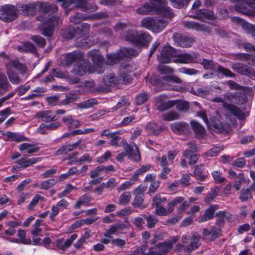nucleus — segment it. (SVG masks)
<instances>
[{
	"instance_id": "1",
	"label": "nucleus",
	"mask_w": 255,
	"mask_h": 255,
	"mask_svg": "<svg viewBox=\"0 0 255 255\" xmlns=\"http://www.w3.org/2000/svg\"><path fill=\"white\" fill-rule=\"evenodd\" d=\"M164 1H147L136 9V12L140 15H161L165 18L171 19L174 14L171 8L166 5Z\"/></svg>"
},
{
	"instance_id": "2",
	"label": "nucleus",
	"mask_w": 255,
	"mask_h": 255,
	"mask_svg": "<svg viewBox=\"0 0 255 255\" xmlns=\"http://www.w3.org/2000/svg\"><path fill=\"white\" fill-rule=\"evenodd\" d=\"M125 37L126 41L139 48H147L152 39L147 32L135 29H128Z\"/></svg>"
},
{
	"instance_id": "3",
	"label": "nucleus",
	"mask_w": 255,
	"mask_h": 255,
	"mask_svg": "<svg viewBox=\"0 0 255 255\" xmlns=\"http://www.w3.org/2000/svg\"><path fill=\"white\" fill-rule=\"evenodd\" d=\"M37 7L39 10L45 13H54L58 10V7L56 5L45 2L21 4L18 8L24 15H33L36 13Z\"/></svg>"
},
{
	"instance_id": "4",
	"label": "nucleus",
	"mask_w": 255,
	"mask_h": 255,
	"mask_svg": "<svg viewBox=\"0 0 255 255\" xmlns=\"http://www.w3.org/2000/svg\"><path fill=\"white\" fill-rule=\"evenodd\" d=\"M61 2V1H58ZM63 2L62 6L64 8H67L65 10L66 14L73 9L74 7L81 9L85 12H93L98 9V6L94 3H89L88 1H61Z\"/></svg>"
},
{
	"instance_id": "5",
	"label": "nucleus",
	"mask_w": 255,
	"mask_h": 255,
	"mask_svg": "<svg viewBox=\"0 0 255 255\" xmlns=\"http://www.w3.org/2000/svg\"><path fill=\"white\" fill-rule=\"evenodd\" d=\"M17 8L13 5L6 4L0 7V19L4 22H10L16 19L18 14Z\"/></svg>"
},
{
	"instance_id": "6",
	"label": "nucleus",
	"mask_w": 255,
	"mask_h": 255,
	"mask_svg": "<svg viewBox=\"0 0 255 255\" xmlns=\"http://www.w3.org/2000/svg\"><path fill=\"white\" fill-rule=\"evenodd\" d=\"M212 101L222 103V107L225 109L229 111L234 116L240 120H243L245 117V114L239 107L233 104L224 101L221 97H216L212 99Z\"/></svg>"
},
{
	"instance_id": "7",
	"label": "nucleus",
	"mask_w": 255,
	"mask_h": 255,
	"mask_svg": "<svg viewBox=\"0 0 255 255\" xmlns=\"http://www.w3.org/2000/svg\"><path fill=\"white\" fill-rule=\"evenodd\" d=\"M231 67L234 71L241 75L247 76L249 77L255 76V71L254 69L243 63L232 62L231 64Z\"/></svg>"
},
{
	"instance_id": "8",
	"label": "nucleus",
	"mask_w": 255,
	"mask_h": 255,
	"mask_svg": "<svg viewBox=\"0 0 255 255\" xmlns=\"http://www.w3.org/2000/svg\"><path fill=\"white\" fill-rule=\"evenodd\" d=\"M172 249V246L166 241L149 249V255H166Z\"/></svg>"
},
{
	"instance_id": "9",
	"label": "nucleus",
	"mask_w": 255,
	"mask_h": 255,
	"mask_svg": "<svg viewBox=\"0 0 255 255\" xmlns=\"http://www.w3.org/2000/svg\"><path fill=\"white\" fill-rule=\"evenodd\" d=\"M235 5L236 11L245 14L255 11V1H237Z\"/></svg>"
},
{
	"instance_id": "10",
	"label": "nucleus",
	"mask_w": 255,
	"mask_h": 255,
	"mask_svg": "<svg viewBox=\"0 0 255 255\" xmlns=\"http://www.w3.org/2000/svg\"><path fill=\"white\" fill-rule=\"evenodd\" d=\"M122 143L125 151L124 153L127 155H128L130 158L132 159L135 162H138L140 160L141 157L139 151L135 144L134 143L135 149H133L132 147L128 144L126 139H123Z\"/></svg>"
},
{
	"instance_id": "11",
	"label": "nucleus",
	"mask_w": 255,
	"mask_h": 255,
	"mask_svg": "<svg viewBox=\"0 0 255 255\" xmlns=\"http://www.w3.org/2000/svg\"><path fill=\"white\" fill-rule=\"evenodd\" d=\"M177 52L175 49L170 46H165L160 53L159 61L161 63H168L171 61V59L176 57Z\"/></svg>"
},
{
	"instance_id": "12",
	"label": "nucleus",
	"mask_w": 255,
	"mask_h": 255,
	"mask_svg": "<svg viewBox=\"0 0 255 255\" xmlns=\"http://www.w3.org/2000/svg\"><path fill=\"white\" fill-rule=\"evenodd\" d=\"M173 39L178 45L182 47H189L195 42V39L192 37L175 33L173 35Z\"/></svg>"
},
{
	"instance_id": "13",
	"label": "nucleus",
	"mask_w": 255,
	"mask_h": 255,
	"mask_svg": "<svg viewBox=\"0 0 255 255\" xmlns=\"http://www.w3.org/2000/svg\"><path fill=\"white\" fill-rule=\"evenodd\" d=\"M90 67V63L83 57V59L78 61L74 66L73 73L76 75L82 76L89 71Z\"/></svg>"
},
{
	"instance_id": "14",
	"label": "nucleus",
	"mask_w": 255,
	"mask_h": 255,
	"mask_svg": "<svg viewBox=\"0 0 255 255\" xmlns=\"http://www.w3.org/2000/svg\"><path fill=\"white\" fill-rule=\"evenodd\" d=\"M83 54L80 51H74L66 54L64 58L63 64L70 66L74 62H77L83 59Z\"/></svg>"
},
{
	"instance_id": "15",
	"label": "nucleus",
	"mask_w": 255,
	"mask_h": 255,
	"mask_svg": "<svg viewBox=\"0 0 255 255\" xmlns=\"http://www.w3.org/2000/svg\"><path fill=\"white\" fill-rule=\"evenodd\" d=\"M171 130L175 134L184 135L190 130L189 125L184 122H175L170 125Z\"/></svg>"
},
{
	"instance_id": "16",
	"label": "nucleus",
	"mask_w": 255,
	"mask_h": 255,
	"mask_svg": "<svg viewBox=\"0 0 255 255\" xmlns=\"http://www.w3.org/2000/svg\"><path fill=\"white\" fill-rule=\"evenodd\" d=\"M199 54L198 53H194L193 54L188 53H184L178 54L176 57L177 58L174 59L173 61L175 63H191L197 62L195 60L198 58Z\"/></svg>"
},
{
	"instance_id": "17",
	"label": "nucleus",
	"mask_w": 255,
	"mask_h": 255,
	"mask_svg": "<svg viewBox=\"0 0 255 255\" xmlns=\"http://www.w3.org/2000/svg\"><path fill=\"white\" fill-rule=\"evenodd\" d=\"M183 25L185 27L188 29H196L197 31H202L208 33H210L211 32V29L209 26L194 21H184Z\"/></svg>"
},
{
	"instance_id": "18",
	"label": "nucleus",
	"mask_w": 255,
	"mask_h": 255,
	"mask_svg": "<svg viewBox=\"0 0 255 255\" xmlns=\"http://www.w3.org/2000/svg\"><path fill=\"white\" fill-rule=\"evenodd\" d=\"M219 208V206L218 205L213 204L210 205L208 209L205 210L203 215L198 218L197 221L199 223H202L212 219L214 217L215 211Z\"/></svg>"
},
{
	"instance_id": "19",
	"label": "nucleus",
	"mask_w": 255,
	"mask_h": 255,
	"mask_svg": "<svg viewBox=\"0 0 255 255\" xmlns=\"http://www.w3.org/2000/svg\"><path fill=\"white\" fill-rule=\"evenodd\" d=\"M165 98L164 96L160 95L156 98L157 103L158 104L157 106V110L160 112L167 110L173 107L176 104L175 101H168L163 102V101Z\"/></svg>"
},
{
	"instance_id": "20",
	"label": "nucleus",
	"mask_w": 255,
	"mask_h": 255,
	"mask_svg": "<svg viewBox=\"0 0 255 255\" xmlns=\"http://www.w3.org/2000/svg\"><path fill=\"white\" fill-rule=\"evenodd\" d=\"M87 57L92 60L95 66L98 67H100L104 62V58L98 50L90 51L87 53Z\"/></svg>"
},
{
	"instance_id": "21",
	"label": "nucleus",
	"mask_w": 255,
	"mask_h": 255,
	"mask_svg": "<svg viewBox=\"0 0 255 255\" xmlns=\"http://www.w3.org/2000/svg\"><path fill=\"white\" fill-rule=\"evenodd\" d=\"M163 81L166 83H175V84H181L182 83V80H181L179 77L173 75L171 74H169L168 75H165L162 76L160 79H157L154 80L153 82H152V84L153 85H159L160 83V81Z\"/></svg>"
},
{
	"instance_id": "22",
	"label": "nucleus",
	"mask_w": 255,
	"mask_h": 255,
	"mask_svg": "<svg viewBox=\"0 0 255 255\" xmlns=\"http://www.w3.org/2000/svg\"><path fill=\"white\" fill-rule=\"evenodd\" d=\"M130 66L129 64H124L121 65L120 66V70L119 72V77L121 78V80L123 81L124 84H128L129 83L132 78L126 72V71H128Z\"/></svg>"
},
{
	"instance_id": "23",
	"label": "nucleus",
	"mask_w": 255,
	"mask_h": 255,
	"mask_svg": "<svg viewBox=\"0 0 255 255\" xmlns=\"http://www.w3.org/2000/svg\"><path fill=\"white\" fill-rule=\"evenodd\" d=\"M52 112L50 110L40 111L36 113L35 117L38 119H41L45 122L50 123L55 121L57 118L55 116H52Z\"/></svg>"
},
{
	"instance_id": "24",
	"label": "nucleus",
	"mask_w": 255,
	"mask_h": 255,
	"mask_svg": "<svg viewBox=\"0 0 255 255\" xmlns=\"http://www.w3.org/2000/svg\"><path fill=\"white\" fill-rule=\"evenodd\" d=\"M135 192H137L135 197L132 203V206L135 208H139L140 209H144L146 206L143 204L144 200V194L143 191H141L140 189H138L136 188Z\"/></svg>"
},
{
	"instance_id": "25",
	"label": "nucleus",
	"mask_w": 255,
	"mask_h": 255,
	"mask_svg": "<svg viewBox=\"0 0 255 255\" xmlns=\"http://www.w3.org/2000/svg\"><path fill=\"white\" fill-rule=\"evenodd\" d=\"M207 126L215 132L219 133L222 132L225 128L223 124L216 118L210 119L209 126Z\"/></svg>"
},
{
	"instance_id": "26",
	"label": "nucleus",
	"mask_w": 255,
	"mask_h": 255,
	"mask_svg": "<svg viewBox=\"0 0 255 255\" xmlns=\"http://www.w3.org/2000/svg\"><path fill=\"white\" fill-rule=\"evenodd\" d=\"M81 142V140H78L72 144H65L61 146L55 152V155H58L67 154L68 152L71 151L77 148V147L80 144Z\"/></svg>"
},
{
	"instance_id": "27",
	"label": "nucleus",
	"mask_w": 255,
	"mask_h": 255,
	"mask_svg": "<svg viewBox=\"0 0 255 255\" xmlns=\"http://www.w3.org/2000/svg\"><path fill=\"white\" fill-rule=\"evenodd\" d=\"M27 157L26 155H23V157L19 159L17 161V163L20 166L21 168H27L33 164L41 161V158L40 157H33L28 159H25Z\"/></svg>"
},
{
	"instance_id": "28",
	"label": "nucleus",
	"mask_w": 255,
	"mask_h": 255,
	"mask_svg": "<svg viewBox=\"0 0 255 255\" xmlns=\"http://www.w3.org/2000/svg\"><path fill=\"white\" fill-rule=\"evenodd\" d=\"M120 50L116 53L107 54L106 64L110 66L116 64L123 59Z\"/></svg>"
},
{
	"instance_id": "29",
	"label": "nucleus",
	"mask_w": 255,
	"mask_h": 255,
	"mask_svg": "<svg viewBox=\"0 0 255 255\" xmlns=\"http://www.w3.org/2000/svg\"><path fill=\"white\" fill-rule=\"evenodd\" d=\"M12 67L19 71L20 73L22 74H24L27 70V68L25 65L20 63L18 60H10L7 63H6V68H11Z\"/></svg>"
},
{
	"instance_id": "30",
	"label": "nucleus",
	"mask_w": 255,
	"mask_h": 255,
	"mask_svg": "<svg viewBox=\"0 0 255 255\" xmlns=\"http://www.w3.org/2000/svg\"><path fill=\"white\" fill-rule=\"evenodd\" d=\"M191 128L195 132L196 136L203 137L205 133V129L198 122L196 121H191L190 122Z\"/></svg>"
},
{
	"instance_id": "31",
	"label": "nucleus",
	"mask_w": 255,
	"mask_h": 255,
	"mask_svg": "<svg viewBox=\"0 0 255 255\" xmlns=\"http://www.w3.org/2000/svg\"><path fill=\"white\" fill-rule=\"evenodd\" d=\"M11 87L6 76L3 73H0V95L6 93Z\"/></svg>"
},
{
	"instance_id": "32",
	"label": "nucleus",
	"mask_w": 255,
	"mask_h": 255,
	"mask_svg": "<svg viewBox=\"0 0 255 255\" xmlns=\"http://www.w3.org/2000/svg\"><path fill=\"white\" fill-rule=\"evenodd\" d=\"M146 128L150 131L151 134L158 135L165 129V127L164 126H158L155 123H149L146 126Z\"/></svg>"
},
{
	"instance_id": "33",
	"label": "nucleus",
	"mask_w": 255,
	"mask_h": 255,
	"mask_svg": "<svg viewBox=\"0 0 255 255\" xmlns=\"http://www.w3.org/2000/svg\"><path fill=\"white\" fill-rule=\"evenodd\" d=\"M123 59L125 58H131L135 57L139 54V52L132 48L124 47L120 49Z\"/></svg>"
},
{
	"instance_id": "34",
	"label": "nucleus",
	"mask_w": 255,
	"mask_h": 255,
	"mask_svg": "<svg viewBox=\"0 0 255 255\" xmlns=\"http://www.w3.org/2000/svg\"><path fill=\"white\" fill-rule=\"evenodd\" d=\"M199 20L203 21L204 19L209 20H215L216 16L212 11L207 9H201L198 10Z\"/></svg>"
},
{
	"instance_id": "35",
	"label": "nucleus",
	"mask_w": 255,
	"mask_h": 255,
	"mask_svg": "<svg viewBox=\"0 0 255 255\" xmlns=\"http://www.w3.org/2000/svg\"><path fill=\"white\" fill-rule=\"evenodd\" d=\"M61 34L64 38L70 40L73 38L77 34L75 27L70 26L62 29Z\"/></svg>"
},
{
	"instance_id": "36",
	"label": "nucleus",
	"mask_w": 255,
	"mask_h": 255,
	"mask_svg": "<svg viewBox=\"0 0 255 255\" xmlns=\"http://www.w3.org/2000/svg\"><path fill=\"white\" fill-rule=\"evenodd\" d=\"M104 85L106 87H112L119 84V80L117 76L110 75L105 76L103 79Z\"/></svg>"
},
{
	"instance_id": "37",
	"label": "nucleus",
	"mask_w": 255,
	"mask_h": 255,
	"mask_svg": "<svg viewBox=\"0 0 255 255\" xmlns=\"http://www.w3.org/2000/svg\"><path fill=\"white\" fill-rule=\"evenodd\" d=\"M17 49L19 51L30 52L33 54L37 51L36 47L30 42H25L22 45L18 46Z\"/></svg>"
},
{
	"instance_id": "38",
	"label": "nucleus",
	"mask_w": 255,
	"mask_h": 255,
	"mask_svg": "<svg viewBox=\"0 0 255 255\" xmlns=\"http://www.w3.org/2000/svg\"><path fill=\"white\" fill-rule=\"evenodd\" d=\"M168 21L163 19H155L154 23L153 26L152 31L154 32L158 33L162 31L168 24Z\"/></svg>"
},
{
	"instance_id": "39",
	"label": "nucleus",
	"mask_w": 255,
	"mask_h": 255,
	"mask_svg": "<svg viewBox=\"0 0 255 255\" xmlns=\"http://www.w3.org/2000/svg\"><path fill=\"white\" fill-rule=\"evenodd\" d=\"M247 100L246 94L242 92H236L233 94V102L238 105L245 103Z\"/></svg>"
},
{
	"instance_id": "40",
	"label": "nucleus",
	"mask_w": 255,
	"mask_h": 255,
	"mask_svg": "<svg viewBox=\"0 0 255 255\" xmlns=\"http://www.w3.org/2000/svg\"><path fill=\"white\" fill-rule=\"evenodd\" d=\"M7 75L9 81L13 84H18L21 82V79L18 74L13 69L10 68H6Z\"/></svg>"
},
{
	"instance_id": "41",
	"label": "nucleus",
	"mask_w": 255,
	"mask_h": 255,
	"mask_svg": "<svg viewBox=\"0 0 255 255\" xmlns=\"http://www.w3.org/2000/svg\"><path fill=\"white\" fill-rule=\"evenodd\" d=\"M91 16H87L80 12H77L74 15L71 16L69 19L71 22L77 24L83 20L91 18Z\"/></svg>"
},
{
	"instance_id": "42",
	"label": "nucleus",
	"mask_w": 255,
	"mask_h": 255,
	"mask_svg": "<svg viewBox=\"0 0 255 255\" xmlns=\"http://www.w3.org/2000/svg\"><path fill=\"white\" fill-rule=\"evenodd\" d=\"M98 104L97 100L95 99H90L79 103L77 107L79 109H87L93 107Z\"/></svg>"
},
{
	"instance_id": "43",
	"label": "nucleus",
	"mask_w": 255,
	"mask_h": 255,
	"mask_svg": "<svg viewBox=\"0 0 255 255\" xmlns=\"http://www.w3.org/2000/svg\"><path fill=\"white\" fill-rule=\"evenodd\" d=\"M9 138H10L12 141H16L17 142H20L22 141H26L27 139L22 135L18 134L14 132L10 131H6L5 134Z\"/></svg>"
},
{
	"instance_id": "44",
	"label": "nucleus",
	"mask_w": 255,
	"mask_h": 255,
	"mask_svg": "<svg viewBox=\"0 0 255 255\" xmlns=\"http://www.w3.org/2000/svg\"><path fill=\"white\" fill-rule=\"evenodd\" d=\"M220 191V187L216 186L214 189H211V191L207 194L204 199V201L209 203L211 202L217 196Z\"/></svg>"
},
{
	"instance_id": "45",
	"label": "nucleus",
	"mask_w": 255,
	"mask_h": 255,
	"mask_svg": "<svg viewBox=\"0 0 255 255\" xmlns=\"http://www.w3.org/2000/svg\"><path fill=\"white\" fill-rule=\"evenodd\" d=\"M42 34L46 37H50L52 36L54 30L53 23H49L41 28Z\"/></svg>"
},
{
	"instance_id": "46",
	"label": "nucleus",
	"mask_w": 255,
	"mask_h": 255,
	"mask_svg": "<svg viewBox=\"0 0 255 255\" xmlns=\"http://www.w3.org/2000/svg\"><path fill=\"white\" fill-rule=\"evenodd\" d=\"M179 118L180 114L174 111L164 114L162 116V119L165 121L176 120L179 119Z\"/></svg>"
},
{
	"instance_id": "47",
	"label": "nucleus",
	"mask_w": 255,
	"mask_h": 255,
	"mask_svg": "<svg viewBox=\"0 0 255 255\" xmlns=\"http://www.w3.org/2000/svg\"><path fill=\"white\" fill-rule=\"evenodd\" d=\"M36 19L37 21L45 22L48 23H53L55 22H58L60 18L58 16L55 15L51 16V15L49 14L47 18H46L43 16H38L36 17Z\"/></svg>"
},
{
	"instance_id": "48",
	"label": "nucleus",
	"mask_w": 255,
	"mask_h": 255,
	"mask_svg": "<svg viewBox=\"0 0 255 255\" xmlns=\"http://www.w3.org/2000/svg\"><path fill=\"white\" fill-rule=\"evenodd\" d=\"M91 25L87 23H83L75 27L77 34L86 35L89 32Z\"/></svg>"
},
{
	"instance_id": "49",
	"label": "nucleus",
	"mask_w": 255,
	"mask_h": 255,
	"mask_svg": "<svg viewBox=\"0 0 255 255\" xmlns=\"http://www.w3.org/2000/svg\"><path fill=\"white\" fill-rule=\"evenodd\" d=\"M154 23V19L152 17H147L143 18L141 22V26L152 31Z\"/></svg>"
},
{
	"instance_id": "50",
	"label": "nucleus",
	"mask_w": 255,
	"mask_h": 255,
	"mask_svg": "<svg viewBox=\"0 0 255 255\" xmlns=\"http://www.w3.org/2000/svg\"><path fill=\"white\" fill-rule=\"evenodd\" d=\"M250 56L251 55L248 53H238L231 54L230 58L235 60L244 61L250 59Z\"/></svg>"
},
{
	"instance_id": "51",
	"label": "nucleus",
	"mask_w": 255,
	"mask_h": 255,
	"mask_svg": "<svg viewBox=\"0 0 255 255\" xmlns=\"http://www.w3.org/2000/svg\"><path fill=\"white\" fill-rule=\"evenodd\" d=\"M144 219L147 221L146 226L149 229L153 228L155 227V224L158 222V220L157 218L151 215L148 216H144Z\"/></svg>"
},
{
	"instance_id": "52",
	"label": "nucleus",
	"mask_w": 255,
	"mask_h": 255,
	"mask_svg": "<svg viewBox=\"0 0 255 255\" xmlns=\"http://www.w3.org/2000/svg\"><path fill=\"white\" fill-rule=\"evenodd\" d=\"M217 71L219 73H222L223 75L226 77L234 78L236 76V74L230 69L226 68L220 65H218Z\"/></svg>"
},
{
	"instance_id": "53",
	"label": "nucleus",
	"mask_w": 255,
	"mask_h": 255,
	"mask_svg": "<svg viewBox=\"0 0 255 255\" xmlns=\"http://www.w3.org/2000/svg\"><path fill=\"white\" fill-rule=\"evenodd\" d=\"M149 95L147 93H139L136 97V103L137 105H141L148 100Z\"/></svg>"
},
{
	"instance_id": "54",
	"label": "nucleus",
	"mask_w": 255,
	"mask_h": 255,
	"mask_svg": "<svg viewBox=\"0 0 255 255\" xmlns=\"http://www.w3.org/2000/svg\"><path fill=\"white\" fill-rule=\"evenodd\" d=\"M30 39L40 48L44 47L46 44L45 39L40 35L32 36Z\"/></svg>"
},
{
	"instance_id": "55",
	"label": "nucleus",
	"mask_w": 255,
	"mask_h": 255,
	"mask_svg": "<svg viewBox=\"0 0 255 255\" xmlns=\"http://www.w3.org/2000/svg\"><path fill=\"white\" fill-rule=\"evenodd\" d=\"M166 197H161L160 194H157L152 198V206L158 207L162 203L166 202Z\"/></svg>"
},
{
	"instance_id": "56",
	"label": "nucleus",
	"mask_w": 255,
	"mask_h": 255,
	"mask_svg": "<svg viewBox=\"0 0 255 255\" xmlns=\"http://www.w3.org/2000/svg\"><path fill=\"white\" fill-rule=\"evenodd\" d=\"M57 183L56 179L51 178L43 181L40 185V188L42 189H48Z\"/></svg>"
},
{
	"instance_id": "57",
	"label": "nucleus",
	"mask_w": 255,
	"mask_h": 255,
	"mask_svg": "<svg viewBox=\"0 0 255 255\" xmlns=\"http://www.w3.org/2000/svg\"><path fill=\"white\" fill-rule=\"evenodd\" d=\"M25 232L23 230H19L18 231V237L20 239V242L23 244H30L31 243V239L25 237Z\"/></svg>"
},
{
	"instance_id": "58",
	"label": "nucleus",
	"mask_w": 255,
	"mask_h": 255,
	"mask_svg": "<svg viewBox=\"0 0 255 255\" xmlns=\"http://www.w3.org/2000/svg\"><path fill=\"white\" fill-rule=\"evenodd\" d=\"M61 125L57 123H52L49 124H41L39 128V129H42L45 128L48 130H54L60 127Z\"/></svg>"
},
{
	"instance_id": "59",
	"label": "nucleus",
	"mask_w": 255,
	"mask_h": 255,
	"mask_svg": "<svg viewBox=\"0 0 255 255\" xmlns=\"http://www.w3.org/2000/svg\"><path fill=\"white\" fill-rule=\"evenodd\" d=\"M120 133V131H116L115 132H113L112 133V135L111 136V138H112L110 140V144L111 145H114L116 146H120V145L119 144V141L120 140L121 137L118 135Z\"/></svg>"
},
{
	"instance_id": "60",
	"label": "nucleus",
	"mask_w": 255,
	"mask_h": 255,
	"mask_svg": "<svg viewBox=\"0 0 255 255\" xmlns=\"http://www.w3.org/2000/svg\"><path fill=\"white\" fill-rule=\"evenodd\" d=\"M76 41L78 47L88 48L90 46L88 38L78 37Z\"/></svg>"
},
{
	"instance_id": "61",
	"label": "nucleus",
	"mask_w": 255,
	"mask_h": 255,
	"mask_svg": "<svg viewBox=\"0 0 255 255\" xmlns=\"http://www.w3.org/2000/svg\"><path fill=\"white\" fill-rule=\"evenodd\" d=\"M131 198V195L129 192H125L122 194L119 198V203L126 205L129 202Z\"/></svg>"
},
{
	"instance_id": "62",
	"label": "nucleus",
	"mask_w": 255,
	"mask_h": 255,
	"mask_svg": "<svg viewBox=\"0 0 255 255\" xmlns=\"http://www.w3.org/2000/svg\"><path fill=\"white\" fill-rule=\"evenodd\" d=\"M243 28L247 33L255 37V25L249 23H244Z\"/></svg>"
},
{
	"instance_id": "63",
	"label": "nucleus",
	"mask_w": 255,
	"mask_h": 255,
	"mask_svg": "<svg viewBox=\"0 0 255 255\" xmlns=\"http://www.w3.org/2000/svg\"><path fill=\"white\" fill-rule=\"evenodd\" d=\"M157 69L158 72L163 75H168L172 74L174 72L172 68L164 65L159 66Z\"/></svg>"
},
{
	"instance_id": "64",
	"label": "nucleus",
	"mask_w": 255,
	"mask_h": 255,
	"mask_svg": "<svg viewBox=\"0 0 255 255\" xmlns=\"http://www.w3.org/2000/svg\"><path fill=\"white\" fill-rule=\"evenodd\" d=\"M252 198V194L249 189H242L240 196V199L242 202L246 201L249 198Z\"/></svg>"
}]
</instances>
